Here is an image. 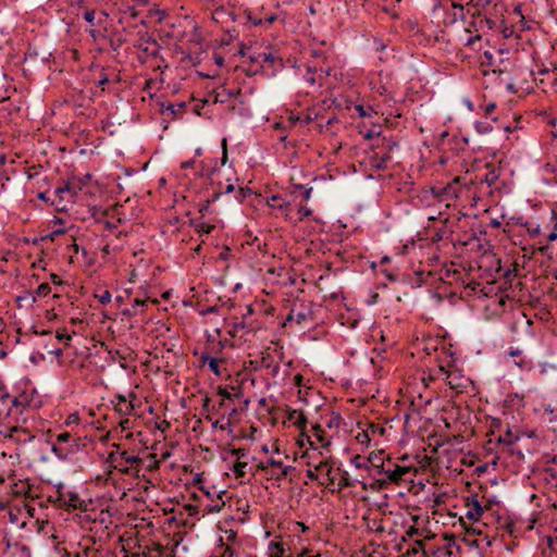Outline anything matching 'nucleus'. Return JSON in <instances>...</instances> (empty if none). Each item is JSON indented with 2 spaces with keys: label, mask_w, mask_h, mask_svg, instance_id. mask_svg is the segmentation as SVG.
Wrapping results in <instances>:
<instances>
[{
  "label": "nucleus",
  "mask_w": 557,
  "mask_h": 557,
  "mask_svg": "<svg viewBox=\"0 0 557 557\" xmlns=\"http://www.w3.org/2000/svg\"><path fill=\"white\" fill-rule=\"evenodd\" d=\"M376 473L372 485L377 490H386L392 485L400 486L413 483L418 469L414 466L400 463L399 459L392 457L381 462Z\"/></svg>",
  "instance_id": "f257e3e1"
},
{
  "label": "nucleus",
  "mask_w": 557,
  "mask_h": 557,
  "mask_svg": "<svg viewBox=\"0 0 557 557\" xmlns=\"http://www.w3.org/2000/svg\"><path fill=\"white\" fill-rule=\"evenodd\" d=\"M114 450L108 454L106 463L108 467L106 482H113L115 472L128 475L131 478H139L138 462L139 456L129 453L126 449H121L120 445H113Z\"/></svg>",
  "instance_id": "f03ea898"
},
{
  "label": "nucleus",
  "mask_w": 557,
  "mask_h": 557,
  "mask_svg": "<svg viewBox=\"0 0 557 557\" xmlns=\"http://www.w3.org/2000/svg\"><path fill=\"white\" fill-rule=\"evenodd\" d=\"M54 488L55 493L48 496V502L69 512L73 510H88L90 502L82 498L76 491L67 488L62 482L55 484Z\"/></svg>",
  "instance_id": "7ed1b4c3"
},
{
  "label": "nucleus",
  "mask_w": 557,
  "mask_h": 557,
  "mask_svg": "<svg viewBox=\"0 0 557 557\" xmlns=\"http://www.w3.org/2000/svg\"><path fill=\"white\" fill-rule=\"evenodd\" d=\"M81 190L82 187L74 180L64 183L62 186L55 188L51 206L59 212H66L75 202Z\"/></svg>",
  "instance_id": "20e7f679"
},
{
  "label": "nucleus",
  "mask_w": 557,
  "mask_h": 557,
  "mask_svg": "<svg viewBox=\"0 0 557 557\" xmlns=\"http://www.w3.org/2000/svg\"><path fill=\"white\" fill-rule=\"evenodd\" d=\"M449 41L459 49L467 48L474 52L482 49L481 35L470 26V22L463 23L462 27L455 29Z\"/></svg>",
  "instance_id": "39448f33"
},
{
  "label": "nucleus",
  "mask_w": 557,
  "mask_h": 557,
  "mask_svg": "<svg viewBox=\"0 0 557 557\" xmlns=\"http://www.w3.org/2000/svg\"><path fill=\"white\" fill-rule=\"evenodd\" d=\"M79 437L74 436L72 433L64 431L55 435L52 443L51 451L60 460H66L78 450Z\"/></svg>",
  "instance_id": "423d86ee"
},
{
  "label": "nucleus",
  "mask_w": 557,
  "mask_h": 557,
  "mask_svg": "<svg viewBox=\"0 0 557 557\" xmlns=\"http://www.w3.org/2000/svg\"><path fill=\"white\" fill-rule=\"evenodd\" d=\"M492 10L494 14L488 10L486 11H473L471 14L470 26L478 30L481 36L490 30L498 28L499 17L497 16V4H494Z\"/></svg>",
  "instance_id": "0eeeda50"
},
{
  "label": "nucleus",
  "mask_w": 557,
  "mask_h": 557,
  "mask_svg": "<svg viewBox=\"0 0 557 557\" xmlns=\"http://www.w3.org/2000/svg\"><path fill=\"white\" fill-rule=\"evenodd\" d=\"M442 8L441 1L434 4V10ZM466 2L461 0H451L450 7H443L445 17L443 18V25L449 27L455 25L458 21L466 23Z\"/></svg>",
  "instance_id": "6e6552de"
},
{
  "label": "nucleus",
  "mask_w": 557,
  "mask_h": 557,
  "mask_svg": "<svg viewBox=\"0 0 557 557\" xmlns=\"http://www.w3.org/2000/svg\"><path fill=\"white\" fill-rule=\"evenodd\" d=\"M235 343L230 337H222L221 330L216 329L214 334H207V342L205 346L203 352L215 357H223V351L225 348H233Z\"/></svg>",
  "instance_id": "1a4fd4ad"
},
{
  "label": "nucleus",
  "mask_w": 557,
  "mask_h": 557,
  "mask_svg": "<svg viewBox=\"0 0 557 557\" xmlns=\"http://www.w3.org/2000/svg\"><path fill=\"white\" fill-rule=\"evenodd\" d=\"M112 4L117 12L136 18L148 10L150 0H112Z\"/></svg>",
  "instance_id": "9d476101"
},
{
  "label": "nucleus",
  "mask_w": 557,
  "mask_h": 557,
  "mask_svg": "<svg viewBox=\"0 0 557 557\" xmlns=\"http://www.w3.org/2000/svg\"><path fill=\"white\" fill-rule=\"evenodd\" d=\"M138 403L139 399L134 392H129L128 396L115 394L113 399H111V404L120 417H128L134 414Z\"/></svg>",
  "instance_id": "9b49d317"
},
{
  "label": "nucleus",
  "mask_w": 557,
  "mask_h": 557,
  "mask_svg": "<svg viewBox=\"0 0 557 557\" xmlns=\"http://www.w3.org/2000/svg\"><path fill=\"white\" fill-rule=\"evenodd\" d=\"M91 82L97 86L104 90V86L112 82H119V75L115 73V70L112 67H104L100 64H91Z\"/></svg>",
  "instance_id": "f8f14e48"
},
{
  "label": "nucleus",
  "mask_w": 557,
  "mask_h": 557,
  "mask_svg": "<svg viewBox=\"0 0 557 557\" xmlns=\"http://www.w3.org/2000/svg\"><path fill=\"white\" fill-rule=\"evenodd\" d=\"M317 470H319L322 479L319 481L320 485H323L327 491L329 487L336 485L338 474L341 473L339 467H334L332 461L323 459L317 465Z\"/></svg>",
  "instance_id": "ddd939ff"
},
{
  "label": "nucleus",
  "mask_w": 557,
  "mask_h": 557,
  "mask_svg": "<svg viewBox=\"0 0 557 557\" xmlns=\"http://www.w3.org/2000/svg\"><path fill=\"white\" fill-rule=\"evenodd\" d=\"M0 435L15 445H24L30 443L35 436L25 428L12 425L0 430Z\"/></svg>",
  "instance_id": "4468645a"
},
{
  "label": "nucleus",
  "mask_w": 557,
  "mask_h": 557,
  "mask_svg": "<svg viewBox=\"0 0 557 557\" xmlns=\"http://www.w3.org/2000/svg\"><path fill=\"white\" fill-rule=\"evenodd\" d=\"M260 73L267 77L274 76L276 73L283 70V59L280 58L275 52L264 51L263 58L261 59V65L258 66Z\"/></svg>",
  "instance_id": "2eb2a0df"
},
{
  "label": "nucleus",
  "mask_w": 557,
  "mask_h": 557,
  "mask_svg": "<svg viewBox=\"0 0 557 557\" xmlns=\"http://www.w3.org/2000/svg\"><path fill=\"white\" fill-rule=\"evenodd\" d=\"M331 72V65L308 64L304 74V81L310 86H321L323 79L330 76Z\"/></svg>",
  "instance_id": "dca6fc26"
},
{
  "label": "nucleus",
  "mask_w": 557,
  "mask_h": 557,
  "mask_svg": "<svg viewBox=\"0 0 557 557\" xmlns=\"http://www.w3.org/2000/svg\"><path fill=\"white\" fill-rule=\"evenodd\" d=\"M34 394L35 391H32L30 393L24 391L17 396H11L13 408L18 419L20 416H22L28 408L35 409L38 407L39 401L36 399Z\"/></svg>",
  "instance_id": "f3484780"
},
{
  "label": "nucleus",
  "mask_w": 557,
  "mask_h": 557,
  "mask_svg": "<svg viewBox=\"0 0 557 557\" xmlns=\"http://www.w3.org/2000/svg\"><path fill=\"white\" fill-rule=\"evenodd\" d=\"M519 435L515 434L510 429L504 435L497 438V453L493 459V465L497 463V460L502 459V455L506 451H513V445L519 441Z\"/></svg>",
  "instance_id": "a211bd4d"
},
{
  "label": "nucleus",
  "mask_w": 557,
  "mask_h": 557,
  "mask_svg": "<svg viewBox=\"0 0 557 557\" xmlns=\"http://www.w3.org/2000/svg\"><path fill=\"white\" fill-rule=\"evenodd\" d=\"M256 362L258 363L256 369L267 370L268 374L274 380L280 377L281 366L274 360L273 355L268 350L263 351L260 359Z\"/></svg>",
  "instance_id": "6ab92c4d"
},
{
  "label": "nucleus",
  "mask_w": 557,
  "mask_h": 557,
  "mask_svg": "<svg viewBox=\"0 0 557 557\" xmlns=\"http://www.w3.org/2000/svg\"><path fill=\"white\" fill-rule=\"evenodd\" d=\"M261 329L260 324L255 321H245L235 322L232 324L231 329L227 331V334L232 339L236 337L243 338L246 334L256 333Z\"/></svg>",
  "instance_id": "aec40b11"
},
{
  "label": "nucleus",
  "mask_w": 557,
  "mask_h": 557,
  "mask_svg": "<svg viewBox=\"0 0 557 557\" xmlns=\"http://www.w3.org/2000/svg\"><path fill=\"white\" fill-rule=\"evenodd\" d=\"M12 419L16 422L18 418L13 408V404L11 400V395L4 391L3 387L0 388V424H2L5 420Z\"/></svg>",
  "instance_id": "412c9836"
},
{
  "label": "nucleus",
  "mask_w": 557,
  "mask_h": 557,
  "mask_svg": "<svg viewBox=\"0 0 557 557\" xmlns=\"http://www.w3.org/2000/svg\"><path fill=\"white\" fill-rule=\"evenodd\" d=\"M541 172L544 181L548 184L557 185V154L547 156L546 162L542 165Z\"/></svg>",
  "instance_id": "4be33fe9"
},
{
  "label": "nucleus",
  "mask_w": 557,
  "mask_h": 557,
  "mask_svg": "<svg viewBox=\"0 0 557 557\" xmlns=\"http://www.w3.org/2000/svg\"><path fill=\"white\" fill-rule=\"evenodd\" d=\"M186 103L185 102H162L160 104V113L164 116H169L172 120L181 119L186 112Z\"/></svg>",
  "instance_id": "5701e85b"
},
{
  "label": "nucleus",
  "mask_w": 557,
  "mask_h": 557,
  "mask_svg": "<svg viewBox=\"0 0 557 557\" xmlns=\"http://www.w3.org/2000/svg\"><path fill=\"white\" fill-rule=\"evenodd\" d=\"M518 223L525 230L529 237L534 239L540 246V239L544 235V224L542 225L534 220H522L521 218L519 219Z\"/></svg>",
  "instance_id": "b1692460"
},
{
  "label": "nucleus",
  "mask_w": 557,
  "mask_h": 557,
  "mask_svg": "<svg viewBox=\"0 0 557 557\" xmlns=\"http://www.w3.org/2000/svg\"><path fill=\"white\" fill-rule=\"evenodd\" d=\"M216 394L222 397L219 406L222 407L225 404V400H234L239 399L243 396V391L240 386L234 385H220L216 388Z\"/></svg>",
  "instance_id": "393cba45"
},
{
  "label": "nucleus",
  "mask_w": 557,
  "mask_h": 557,
  "mask_svg": "<svg viewBox=\"0 0 557 557\" xmlns=\"http://www.w3.org/2000/svg\"><path fill=\"white\" fill-rule=\"evenodd\" d=\"M198 361L200 366H208L210 371H212L215 375H221V369L220 363H223L225 361L224 357H215L212 355H209L207 352L201 351L198 358Z\"/></svg>",
  "instance_id": "a878e982"
},
{
  "label": "nucleus",
  "mask_w": 557,
  "mask_h": 557,
  "mask_svg": "<svg viewBox=\"0 0 557 557\" xmlns=\"http://www.w3.org/2000/svg\"><path fill=\"white\" fill-rule=\"evenodd\" d=\"M287 550L289 548L286 547V543L282 540H273L268 545L269 557H295L292 553L286 554ZM296 557L301 556L297 555Z\"/></svg>",
  "instance_id": "bb28decb"
},
{
  "label": "nucleus",
  "mask_w": 557,
  "mask_h": 557,
  "mask_svg": "<svg viewBox=\"0 0 557 557\" xmlns=\"http://www.w3.org/2000/svg\"><path fill=\"white\" fill-rule=\"evenodd\" d=\"M286 420L288 422H292L295 426H297L300 431H305L308 424L307 417L305 416L304 411L298 409H293L290 407H287L286 409Z\"/></svg>",
  "instance_id": "cd10ccee"
},
{
  "label": "nucleus",
  "mask_w": 557,
  "mask_h": 557,
  "mask_svg": "<svg viewBox=\"0 0 557 557\" xmlns=\"http://www.w3.org/2000/svg\"><path fill=\"white\" fill-rule=\"evenodd\" d=\"M263 52L264 51L252 50L247 55L249 63H248L247 67H245V72L248 76H253V75H257L260 73V69L258 66L261 65V59L263 58Z\"/></svg>",
  "instance_id": "c85d7f7f"
},
{
  "label": "nucleus",
  "mask_w": 557,
  "mask_h": 557,
  "mask_svg": "<svg viewBox=\"0 0 557 557\" xmlns=\"http://www.w3.org/2000/svg\"><path fill=\"white\" fill-rule=\"evenodd\" d=\"M509 356L512 357L513 363L521 371H531L533 368V363L530 359H528L520 349L510 347L508 351Z\"/></svg>",
  "instance_id": "c756f323"
},
{
  "label": "nucleus",
  "mask_w": 557,
  "mask_h": 557,
  "mask_svg": "<svg viewBox=\"0 0 557 557\" xmlns=\"http://www.w3.org/2000/svg\"><path fill=\"white\" fill-rule=\"evenodd\" d=\"M391 159L392 156L388 151H384L377 147V150H375L371 157V164L376 170H386Z\"/></svg>",
  "instance_id": "7c9ffc66"
},
{
  "label": "nucleus",
  "mask_w": 557,
  "mask_h": 557,
  "mask_svg": "<svg viewBox=\"0 0 557 557\" xmlns=\"http://www.w3.org/2000/svg\"><path fill=\"white\" fill-rule=\"evenodd\" d=\"M357 480H352L349 473L346 470L341 469V473L338 474V479L336 481V485L333 487H329V492L331 493H339L346 487L356 486Z\"/></svg>",
  "instance_id": "2f4dec72"
},
{
  "label": "nucleus",
  "mask_w": 557,
  "mask_h": 557,
  "mask_svg": "<svg viewBox=\"0 0 557 557\" xmlns=\"http://www.w3.org/2000/svg\"><path fill=\"white\" fill-rule=\"evenodd\" d=\"M388 458H392V457L388 455H385L384 450H380L379 453H371L367 457V461L370 466L369 467L370 475H372L375 479L377 475L376 470H380L381 462L387 460Z\"/></svg>",
  "instance_id": "473e14b6"
},
{
  "label": "nucleus",
  "mask_w": 557,
  "mask_h": 557,
  "mask_svg": "<svg viewBox=\"0 0 557 557\" xmlns=\"http://www.w3.org/2000/svg\"><path fill=\"white\" fill-rule=\"evenodd\" d=\"M211 20L216 24L223 25L230 21L235 22L236 17L232 11L226 10L224 5L221 4L211 12Z\"/></svg>",
  "instance_id": "72a5a7b5"
},
{
  "label": "nucleus",
  "mask_w": 557,
  "mask_h": 557,
  "mask_svg": "<svg viewBox=\"0 0 557 557\" xmlns=\"http://www.w3.org/2000/svg\"><path fill=\"white\" fill-rule=\"evenodd\" d=\"M244 17L246 23H249L253 26H261L264 24L271 25L274 21H276L275 14H267L264 17H261L247 10L244 12Z\"/></svg>",
  "instance_id": "f704fd0d"
},
{
  "label": "nucleus",
  "mask_w": 557,
  "mask_h": 557,
  "mask_svg": "<svg viewBox=\"0 0 557 557\" xmlns=\"http://www.w3.org/2000/svg\"><path fill=\"white\" fill-rule=\"evenodd\" d=\"M511 18L513 21V24L511 25L516 32H523L525 29H529V26L527 25L525 17L522 12V5L517 4L511 13Z\"/></svg>",
  "instance_id": "c9c22d12"
},
{
  "label": "nucleus",
  "mask_w": 557,
  "mask_h": 557,
  "mask_svg": "<svg viewBox=\"0 0 557 557\" xmlns=\"http://www.w3.org/2000/svg\"><path fill=\"white\" fill-rule=\"evenodd\" d=\"M8 520L10 523L17 524L20 529H26L28 525V521L23 519V509L20 508V505L10 507Z\"/></svg>",
  "instance_id": "e433bc0d"
},
{
  "label": "nucleus",
  "mask_w": 557,
  "mask_h": 557,
  "mask_svg": "<svg viewBox=\"0 0 557 557\" xmlns=\"http://www.w3.org/2000/svg\"><path fill=\"white\" fill-rule=\"evenodd\" d=\"M160 461L157 459V456L154 454H148L146 458L139 457L138 462V474L140 475V472L143 470L148 472H153L159 469Z\"/></svg>",
  "instance_id": "4c0bfd02"
},
{
  "label": "nucleus",
  "mask_w": 557,
  "mask_h": 557,
  "mask_svg": "<svg viewBox=\"0 0 557 557\" xmlns=\"http://www.w3.org/2000/svg\"><path fill=\"white\" fill-rule=\"evenodd\" d=\"M312 436L314 437L315 445L319 444L321 448L329 450L331 446V438L326 435L325 430L320 424L312 426Z\"/></svg>",
  "instance_id": "58836bf2"
},
{
  "label": "nucleus",
  "mask_w": 557,
  "mask_h": 557,
  "mask_svg": "<svg viewBox=\"0 0 557 557\" xmlns=\"http://www.w3.org/2000/svg\"><path fill=\"white\" fill-rule=\"evenodd\" d=\"M127 41L128 34L125 29L113 32L109 38V45L115 52H117L122 46L127 44Z\"/></svg>",
  "instance_id": "ea45409f"
},
{
  "label": "nucleus",
  "mask_w": 557,
  "mask_h": 557,
  "mask_svg": "<svg viewBox=\"0 0 557 557\" xmlns=\"http://www.w3.org/2000/svg\"><path fill=\"white\" fill-rule=\"evenodd\" d=\"M467 508H468V511H467L466 516L470 520H473V521H478L481 518V516L483 515V512H484L483 506L481 505V503L475 497H472L471 499L470 498L468 499Z\"/></svg>",
  "instance_id": "a19ab883"
},
{
  "label": "nucleus",
  "mask_w": 557,
  "mask_h": 557,
  "mask_svg": "<svg viewBox=\"0 0 557 557\" xmlns=\"http://www.w3.org/2000/svg\"><path fill=\"white\" fill-rule=\"evenodd\" d=\"M293 308H295V321L297 324H301L313 320V312L311 306L300 304L299 308H297L296 305H294Z\"/></svg>",
  "instance_id": "79ce46f5"
},
{
  "label": "nucleus",
  "mask_w": 557,
  "mask_h": 557,
  "mask_svg": "<svg viewBox=\"0 0 557 557\" xmlns=\"http://www.w3.org/2000/svg\"><path fill=\"white\" fill-rule=\"evenodd\" d=\"M148 306V299H135L134 304L131 308H124L122 310L123 315H126L127 318L135 317L139 313H144L145 308Z\"/></svg>",
  "instance_id": "37998d69"
},
{
  "label": "nucleus",
  "mask_w": 557,
  "mask_h": 557,
  "mask_svg": "<svg viewBox=\"0 0 557 557\" xmlns=\"http://www.w3.org/2000/svg\"><path fill=\"white\" fill-rule=\"evenodd\" d=\"M499 461L506 463L507 466L509 463L517 465L524 461V454L522 450L516 449L513 447V451H506L504 455H502V459Z\"/></svg>",
  "instance_id": "c03bdc74"
},
{
  "label": "nucleus",
  "mask_w": 557,
  "mask_h": 557,
  "mask_svg": "<svg viewBox=\"0 0 557 557\" xmlns=\"http://www.w3.org/2000/svg\"><path fill=\"white\" fill-rule=\"evenodd\" d=\"M432 190L435 196L441 198V200H447L457 197V188L451 184H448L444 187H434Z\"/></svg>",
  "instance_id": "a18cd8bd"
},
{
  "label": "nucleus",
  "mask_w": 557,
  "mask_h": 557,
  "mask_svg": "<svg viewBox=\"0 0 557 557\" xmlns=\"http://www.w3.org/2000/svg\"><path fill=\"white\" fill-rule=\"evenodd\" d=\"M310 62L309 64H318V65H330L327 62L329 54L324 49H311L310 50Z\"/></svg>",
  "instance_id": "49530a36"
},
{
  "label": "nucleus",
  "mask_w": 557,
  "mask_h": 557,
  "mask_svg": "<svg viewBox=\"0 0 557 557\" xmlns=\"http://www.w3.org/2000/svg\"><path fill=\"white\" fill-rule=\"evenodd\" d=\"M497 122V117L482 119L474 122V128L479 134L486 135L493 132V123Z\"/></svg>",
  "instance_id": "de8ad7c7"
},
{
  "label": "nucleus",
  "mask_w": 557,
  "mask_h": 557,
  "mask_svg": "<svg viewBox=\"0 0 557 557\" xmlns=\"http://www.w3.org/2000/svg\"><path fill=\"white\" fill-rule=\"evenodd\" d=\"M190 225L200 235L210 234L214 230V227H215L213 224H210V223H207V222L202 221L201 218L200 219H191L190 220Z\"/></svg>",
  "instance_id": "09e8293b"
},
{
  "label": "nucleus",
  "mask_w": 557,
  "mask_h": 557,
  "mask_svg": "<svg viewBox=\"0 0 557 557\" xmlns=\"http://www.w3.org/2000/svg\"><path fill=\"white\" fill-rule=\"evenodd\" d=\"M557 240V233L553 230H544V235L540 239L539 249L544 252L549 248V244Z\"/></svg>",
  "instance_id": "8fccbe9b"
},
{
  "label": "nucleus",
  "mask_w": 557,
  "mask_h": 557,
  "mask_svg": "<svg viewBox=\"0 0 557 557\" xmlns=\"http://www.w3.org/2000/svg\"><path fill=\"white\" fill-rule=\"evenodd\" d=\"M268 205L273 208L281 211H285L289 207V202L282 197L281 195H273L269 198Z\"/></svg>",
  "instance_id": "3c124183"
},
{
  "label": "nucleus",
  "mask_w": 557,
  "mask_h": 557,
  "mask_svg": "<svg viewBox=\"0 0 557 557\" xmlns=\"http://www.w3.org/2000/svg\"><path fill=\"white\" fill-rule=\"evenodd\" d=\"M41 169V165H33L26 170L25 174L30 183L39 184V181L45 180Z\"/></svg>",
  "instance_id": "603ef678"
},
{
  "label": "nucleus",
  "mask_w": 557,
  "mask_h": 557,
  "mask_svg": "<svg viewBox=\"0 0 557 557\" xmlns=\"http://www.w3.org/2000/svg\"><path fill=\"white\" fill-rule=\"evenodd\" d=\"M222 193L219 190H213L211 196H209L203 202L199 205V212L203 214L206 211H208L211 203L215 202L220 197Z\"/></svg>",
  "instance_id": "864d4df0"
},
{
  "label": "nucleus",
  "mask_w": 557,
  "mask_h": 557,
  "mask_svg": "<svg viewBox=\"0 0 557 557\" xmlns=\"http://www.w3.org/2000/svg\"><path fill=\"white\" fill-rule=\"evenodd\" d=\"M382 143L380 146H377L379 148H381L382 150L384 151H388L389 153L398 147V143L392 137H383L382 139Z\"/></svg>",
  "instance_id": "5fc2aeb1"
},
{
  "label": "nucleus",
  "mask_w": 557,
  "mask_h": 557,
  "mask_svg": "<svg viewBox=\"0 0 557 557\" xmlns=\"http://www.w3.org/2000/svg\"><path fill=\"white\" fill-rule=\"evenodd\" d=\"M297 444L300 447H304L306 444H308L310 446V448H312L314 450L318 449V446H315V442L312 440V437L310 435H308L306 433V430L301 431V433L297 440Z\"/></svg>",
  "instance_id": "6e6d98bb"
},
{
  "label": "nucleus",
  "mask_w": 557,
  "mask_h": 557,
  "mask_svg": "<svg viewBox=\"0 0 557 557\" xmlns=\"http://www.w3.org/2000/svg\"><path fill=\"white\" fill-rule=\"evenodd\" d=\"M351 465L355 466V468L357 469H363V470H367L369 471V463L367 461V457L364 456H361V455H356L351 458L350 460Z\"/></svg>",
  "instance_id": "4d7b16f0"
},
{
  "label": "nucleus",
  "mask_w": 557,
  "mask_h": 557,
  "mask_svg": "<svg viewBox=\"0 0 557 557\" xmlns=\"http://www.w3.org/2000/svg\"><path fill=\"white\" fill-rule=\"evenodd\" d=\"M246 467L247 462L245 461H236L232 468L234 475L236 479H244L246 475Z\"/></svg>",
  "instance_id": "13d9d810"
},
{
  "label": "nucleus",
  "mask_w": 557,
  "mask_h": 557,
  "mask_svg": "<svg viewBox=\"0 0 557 557\" xmlns=\"http://www.w3.org/2000/svg\"><path fill=\"white\" fill-rule=\"evenodd\" d=\"M355 111L361 117H371L373 114H376V111L371 106L364 107L363 104H356Z\"/></svg>",
  "instance_id": "bf43d9fd"
},
{
  "label": "nucleus",
  "mask_w": 557,
  "mask_h": 557,
  "mask_svg": "<svg viewBox=\"0 0 557 557\" xmlns=\"http://www.w3.org/2000/svg\"><path fill=\"white\" fill-rule=\"evenodd\" d=\"M21 509H23V519L26 520V518L33 519L35 518L36 508L34 505H32L28 502H23L20 506Z\"/></svg>",
  "instance_id": "052dcab7"
},
{
  "label": "nucleus",
  "mask_w": 557,
  "mask_h": 557,
  "mask_svg": "<svg viewBox=\"0 0 557 557\" xmlns=\"http://www.w3.org/2000/svg\"><path fill=\"white\" fill-rule=\"evenodd\" d=\"M499 175L495 169L487 171L483 177H481V182H485L487 186H493L497 182Z\"/></svg>",
  "instance_id": "680f3d73"
},
{
  "label": "nucleus",
  "mask_w": 557,
  "mask_h": 557,
  "mask_svg": "<svg viewBox=\"0 0 557 557\" xmlns=\"http://www.w3.org/2000/svg\"><path fill=\"white\" fill-rule=\"evenodd\" d=\"M95 298L102 305H108L111 302L112 295L110 290L102 289L95 294Z\"/></svg>",
  "instance_id": "e2e57ef3"
},
{
  "label": "nucleus",
  "mask_w": 557,
  "mask_h": 557,
  "mask_svg": "<svg viewBox=\"0 0 557 557\" xmlns=\"http://www.w3.org/2000/svg\"><path fill=\"white\" fill-rule=\"evenodd\" d=\"M296 470L295 467L293 466H282L281 470L278 473H275L274 471H272V475L276 479V480H282L284 478H286L287 475H289L292 472H294Z\"/></svg>",
  "instance_id": "0e129e2a"
},
{
  "label": "nucleus",
  "mask_w": 557,
  "mask_h": 557,
  "mask_svg": "<svg viewBox=\"0 0 557 557\" xmlns=\"http://www.w3.org/2000/svg\"><path fill=\"white\" fill-rule=\"evenodd\" d=\"M544 228L553 230L557 233V211L552 209L547 223H544Z\"/></svg>",
  "instance_id": "69168bd1"
},
{
  "label": "nucleus",
  "mask_w": 557,
  "mask_h": 557,
  "mask_svg": "<svg viewBox=\"0 0 557 557\" xmlns=\"http://www.w3.org/2000/svg\"><path fill=\"white\" fill-rule=\"evenodd\" d=\"M22 301H27L30 305L36 302V296L32 292H25L23 295L16 297V302L22 306Z\"/></svg>",
  "instance_id": "338daca9"
},
{
  "label": "nucleus",
  "mask_w": 557,
  "mask_h": 557,
  "mask_svg": "<svg viewBox=\"0 0 557 557\" xmlns=\"http://www.w3.org/2000/svg\"><path fill=\"white\" fill-rule=\"evenodd\" d=\"M51 293V287L48 283H41L37 289L35 290V296L37 297H47Z\"/></svg>",
  "instance_id": "774afa93"
}]
</instances>
